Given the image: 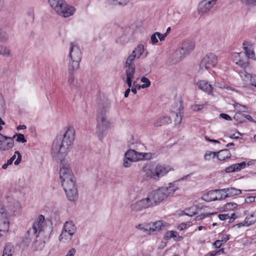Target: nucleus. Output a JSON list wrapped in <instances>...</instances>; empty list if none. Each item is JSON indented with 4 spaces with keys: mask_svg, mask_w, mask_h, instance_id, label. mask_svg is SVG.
Returning <instances> with one entry per match:
<instances>
[{
    "mask_svg": "<svg viewBox=\"0 0 256 256\" xmlns=\"http://www.w3.org/2000/svg\"><path fill=\"white\" fill-rule=\"evenodd\" d=\"M16 158V154H14L12 156L8 161V164L10 165L12 164L13 161L15 160Z\"/></svg>",
    "mask_w": 256,
    "mask_h": 256,
    "instance_id": "nucleus-60",
    "label": "nucleus"
},
{
    "mask_svg": "<svg viewBox=\"0 0 256 256\" xmlns=\"http://www.w3.org/2000/svg\"><path fill=\"white\" fill-rule=\"evenodd\" d=\"M160 32H156L151 36L150 40H151L152 43L153 44H157L158 42V39L157 38L156 36L158 37V36H160Z\"/></svg>",
    "mask_w": 256,
    "mask_h": 256,
    "instance_id": "nucleus-39",
    "label": "nucleus"
},
{
    "mask_svg": "<svg viewBox=\"0 0 256 256\" xmlns=\"http://www.w3.org/2000/svg\"><path fill=\"white\" fill-rule=\"evenodd\" d=\"M131 0H112V4L114 5H126Z\"/></svg>",
    "mask_w": 256,
    "mask_h": 256,
    "instance_id": "nucleus-40",
    "label": "nucleus"
},
{
    "mask_svg": "<svg viewBox=\"0 0 256 256\" xmlns=\"http://www.w3.org/2000/svg\"><path fill=\"white\" fill-rule=\"evenodd\" d=\"M106 108L100 110L97 114V133L100 140L103 138L105 132L110 127V122L106 116Z\"/></svg>",
    "mask_w": 256,
    "mask_h": 256,
    "instance_id": "nucleus-6",
    "label": "nucleus"
},
{
    "mask_svg": "<svg viewBox=\"0 0 256 256\" xmlns=\"http://www.w3.org/2000/svg\"><path fill=\"white\" fill-rule=\"evenodd\" d=\"M6 39V32L0 30V42L4 41Z\"/></svg>",
    "mask_w": 256,
    "mask_h": 256,
    "instance_id": "nucleus-55",
    "label": "nucleus"
},
{
    "mask_svg": "<svg viewBox=\"0 0 256 256\" xmlns=\"http://www.w3.org/2000/svg\"><path fill=\"white\" fill-rule=\"evenodd\" d=\"M68 232L62 230V232L59 236V240L64 242H69L72 238V236Z\"/></svg>",
    "mask_w": 256,
    "mask_h": 256,
    "instance_id": "nucleus-26",
    "label": "nucleus"
},
{
    "mask_svg": "<svg viewBox=\"0 0 256 256\" xmlns=\"http://www.w3.org/2000/svg\"><path fill=\"white\" fill-rule=\"evenodd\" d=\"M236 64L244 69L248 68L249 65V63L248 62H244L242 60H239L236 62Z\"/></svg>",
    "mask_w": 256,
    "mask_h": 256,
    "instance_id": "nucleus-43",
    "label": "nucleus"
},
{
    "mask_svg": "<svg viewBox=\"0 0 256 256\" xmlns=\"http://www.w3.org/2000/svg\"><path fill=\"white\" fill-rule=\"evenodd\" d=\"M204 108V106L202 104H195L192 106V108L194 111H199L202 110Z\"/></svg>",
    "mask_w": 256,
    "mask_h": 256,
    "instance_id": "nucleus-45",
    "label": "nucleus"
},
{
    "mask_svg": "<svg viewBox=\"0 0 256 256\" xmlns=\"http://www.w3.org/2000/svg\"><path fill=\"white\" fill-rule=\"evenodd\" d=\"M248 218H246L244 220L243 222H239L236 224L238 228H240L244 226H250V225L248 224Z\"/></svg>",
    "mask_w": 256,
    "mask_h": 256,
    "instance_id": "nucleus-44",
    "label": "nucleus"
},
{
    "mask_svg": "<svg viewBox=\"0 0 256 256\" xmlns=\"http://www.w3.org/2000/svg\"><path fill=\"white\" fill-rule=\"evenodd\" d=\"M186 223H182L178 226V228L180 230H182L186 229Z\"/></svg>",
    "mask_w": 256,
    "mask_h": 256,
    "instance_id": "nucleus-58",
    "label": "nucleus"
},
{
    "mask_svg": "<svg viewBox=\"0 0 256 256\" xmlns=\"http://www.w3.org/2000/svg\"><path fill=\"white\" fill-rule=\"evenodd\" d=\"M172 170V168L170 166L157 165L154 172H152L150 176L156 180H158L160 177L164 176Z\"/></svg>",
    "mask_w": 256,
    "mask_h": 256,
    "instance_id": "nucleus-14",
    "label": "nucleus"
},
{
    "mask_svg": "<svg viewBox=\"0 0 256 256\" xmlns=\"http://www.w3.org/2000/svg\"><path fill=\"white\" fill-rule=\"evenodd\" d=\"M176 234L177 232H176L168 231L165 234L164 238L166 240H169L172 238H176Z\"/></svg>",
    "mask_w": 256,
    "mask_h": 256,
    "instance_id": "nucleus-36",
    "label": "nucleus"
},
{
    "mask_svg": "<svg viewBox=\"0 0 256 256\" xmlns=\"http://www.w3.org/2000/svg\"><path fill=\"white\" fill-rule=\"evenodd\" d=\"M62 230L68 232L70 235H73L76 232V226L72 222H66L64 224Z\"/></svg>",
    "mask_w": 256,
    "mask_h": 256,
    "instance_id": "nucleus-22",
    "label": "nucleus"
},
{
    "mask_svg": "<svg viewBox=\"0 0 256 256\" xmlns=\"http://www.w3.org/2000/svg\"><path fill=\"white\" fill-rule=\"evenodd\" d=\"M215 4L209 0H204L198 4V10L200 13H205L208 12Z\"/></svg>",
    "mask_w": 256,
    "mask_h": 256,
    "instance_id": "nucleus-17",
    "label": "nucleus"
},
{
    "mask_svg": "<svg viewBox=\"0 0 256 256\" xmlns=\"http://www.w3.org/2000/svg\"><path fill=\"white\" fill-rule=\"evenodd\" d=\"M10 228V215L4 206L0 205V236L1 232H8Z\"/></svg>",
    "mask_w": 256,
    "mask_h": 256,
    "instance_id": "nucleus-10",
    "label": "nucleus"
},
{
    "mask_svg": "<svg viewBox=\"0 0 256 256\" xmlns=\"http://www.w3.org/2000/svg\"><path fill=\"white\" fill-rule=\"evenodd\" d=\"M242 116L244 118H246L247 120H248L250 122H256L255 120H254L252 118L250 115L242 114Z\"/></svg>",
    "mask_w": 256,
    "mask_h": 256,
    "instance_id": "nucleus-56",
    "label": "nucleus"
},
{
    "mask_svg": "<svg viewBox=\"0 0 256 256\" xmlns=\"http://www.w3.org/2000/svg\"><path fill=\"white\" fill-rule=\"evenodd\" d=\"M14 141L10 137L4 136L0 134V150H8L14 146Z\"/></svg>",
    "mask_w": 256,
    "mask_h": 256,
    "instance_id": "nucleus-16",
    "label": "nucleus"
},
{
    "mask_svg": "<svg viewBox=\"0 0 256 256\" xmlns=\"http://www.w3.org/2000/svg\"><path fill=\"white\" fill-rule=\"evenodd\" d=\"M48 2L52 10L60 16L68 18L76 12V8L64 0H48Z\"/></svg>",
    "mask_w": 256,
    "mask_h": 256,
    "instance_id": "nucleus-3",
    "label": "nucleus"
},
{
    "mask_svg": "<svg viewBox=\"0 0 256 256\" xmlns=\"http://www.w3.org/2000/svg\"><path fill=\"white\" fill-rule=\"evenodd\" d=\"M146 153L138 152L134 150H130L125 154V158L130 162H136L144 158Z\"/></svg>",
    "mask_w": 256,
    "mask_h": 256,
    "instance_id": "nucleus-15",
    "label": "nucleus"
},
{
    "mask_svg": "<svg viewBox=\"0 0 256 256\" xmlns=\"http://www.w3.org/2000/svg\"><path fill=\"white\" fill-rule=\"evenodd\" d=\"M132 162H130L129 160H128L125 158L123 164L124 166L126 168H128L131 166Z\"/></svg>",
    "mask_w": 256,
    "mask_h": 256,
    "instance_id": "nucleus-50",
    "label": "nucleus"
},
{
    "mask_svg": "<svg viewBox=\"0 0 256 256\" xmlns=\"http://www.w3.org/2000/svg\"><path fill=\"white\" fill-rule=\"evenodd\" d=\"M154 205L152 202L151 198L149 194L146 198L142 199L132 204L130 207L132 210L139 211L144 208H146L149 207L154 206Z\"/></svg>",
    "mask_w": 256,
    "mask_h": 256,
    "instance_id": "nucleus-13",
    "label": "nucleus"
},
{
    "mask_svg": "<svg viewBox=\"0 0 256 256\" xmlns=\"http://www.w3.org/2000/svg\"><path fill=\"white\" fill-rule=\"evenodd\" d=\"M17 138L16 139V141L18 142H22L24 143L26 142V140L23 134H15L12 138H10L12 139V140L14 141L13 139Z\"/></svg>",
    "mask_w": 256,
    "mask_h": 256,
    "instance_id": "nucleus-33",
    "label": "nucleus"
},
{
    "mask_svg": "<svg viewBox=\"0 0 256 256\" xmlns=\"http://www.w3.org/2000/svg\"><path fill=\"white\" fill-rule=\"evenodd\" d=\"M242 193V190L230 187L220 190H215L210 192L208 195H214L218 194L220 195L219 199H225L228 197H232L238 196Z\"/></svg>",
    "mask_w": 256,
    "mask_h": 256,
    "instance_id": "nucleus-9",
    "label": "nucleus"
},
{
    "mask_svg": "<svg viewBox=\"0 0 256 256\" xmlns=\"http://www.w3.org/2000/svg\"><path fill=\"white\" fill-rule=\"evenodd\" d=\"M75 130L73 127L66 128L62 135L56 136L52 146V154L54 157L62 161L68 153V150L74 140Z\"/></svg>",
    "mask_w": 256,
    "mask_h": 256,
    "instance_id": "nucleus-1",
    "label": "nucleus"
},
{
    "mask_svg": "<svg viewBox=\"0 0 256 256\" xmlns=\"http://www.w3.org/2000/svg\"><path fill=\"white\" fill-rule=\"evenodd\" d=\"M255 198H256L255 196H248L245 199V202L252 203L254 202Z\"/></svg>",
    "mask_w": 256,
    "mask_h": 256,
    "instance_id": "nucleus-49",
    "label": "nucleus"
},
{
    "mask_svg": "<svg viewBox=\"0 0 256 256\" xmlns=\"http://www.w3.org/2000/svg\"><path fill=\"white\" fill-rule=\"evenodd\" d=\"M144 50V46L142 44H138L132 51L131 54H130L127 58L125 66H131L136 68L134 63V60L136 58H138L142 56Z\"/></svg>",
    "mask_w": 256,
    "mask_h": 256,
    "instance_id": "nucleus-12",
    "label": "nucleus"
},
{
    "mask_svg": "<svg viewBox=\"0 0 256 256\" xmlns=\"http://www.w3.org/2000/svg\"><path fill=\"white\" fill-rule=\"evenodd\" d=\"M233 166L234 167V171H239V170H241V168L240 166V164L238 163L234 164H233Z\"/></svg>",
    "mask_w": 256,
    "mask_h": 256,
    "instance_id": "nucleus-61",
    "label": "nucleus"
},
{
    "mask_svg": "<svg viewBox=\"0 0 256 256\" xmlns=\"http://www.w3.org/2000/svg\"><path fill=\"white\" fill-rule=\"evenodd\" d=\"M6 39L4 41L0 42H3L6 40H7V36L6 34ZM0 54L4 56H10V50L9 48H7L6 46H2L0 45Z\"/></svg>",
    "mask_w": 256,
    "mask_h": 256,
    "instance_id": "nucleus-27",
    "label": "nucleus"
},
{
    "mask_svg": "<svg viewBox=\"0 0 256 256\" xmlns=\"http://www.w3.org/2000/svg\"><path fill=\"white\" fill-rule=\"evenodd\" d=\"M229 240V236L226 234H223L220 240L222 242L225 243Z\"/></svg>",
    "mask_w": 256,
    "mask_h": 256,
    "instance_id": "nucleus-48",
    "label": "nucleus"
},
{
    "mask_svg": "<svg viewBox=\"0 0 256 256\" xmlns=\"http://www.w3.org/2000/svg\"><path fill=\"white\" fill-rule=\"evenodd\" d=\"M220 116L226 120H231L232 118L227 114H221Z\"/></svg>",
    "mask_w": 256,
    "mask_h": 256,
    "instance_id": "nucleus-53",
    "label": "nucleus"
},
{
    "mask_svg": "<svg viewBox=\"0 0 256 256\" xmlns=\"http://www.w3.org/2000/svg\"><path fill=\"white\" fill-rule=\"evenodd\" d=\"M14 252V246L10 243H8L4 248L2 256H12Z\"/></svg>",
    "mask_w": 256,
    "mask_h": 256,
    "instance_id": "nucleus-25",
    "label": "nucleus"
},
{
    "mask_svg": "<svg viewBox=\"0 0 256 256\" xmlns=\"http://www.w3.org/2000/svg\"><path fill=\"white\" fill-rule=\"evenodd\" d=\"M218 63V58L213 53H208L202 60L200 66V69L208 70L214 67Z\"/></svg>",
    "mask_w": 256,
    "mask_h": 256,
    "instance_id": "nucleus-11",
    "label": "nucleus"
},
{
    "mask_svg": "<svg viewBox=\"0 0 256 256\" xmlns=\"http://www.w3.org/2000/svg\"><path fill=\"white\" fill-rule=\"evenodd\" d=\"M171 122V118L169 116H166L158 118L155 121L154 126L155 127L161 126L164 124H168Z\"/></svg>",
    "mask_w": 256,
    "mask_h": 256,
    "instance_id": "nucleus-20",
    "label": "nucleus"
},
{
    "mask_svg": "<svg viewBox=\"0 0 256 256\" xmlns=\"http://www.w3.org/2000/svg\"><path fill=\"white\" fill-rule=\"evenodd\" d=\"M125 72L126 76V82L128 84V88L132 86V78L136 72V68L125 66Z\"/></svg>",
    "mask_w": 256,
    "mask_h": 256,
    "instance_id": "nucleus-18",
    "label": "nucleus"
},
{
    "mask_svg": "<svg viewBox=\"0 0 256 256\" xmlns=\"http://www.w3.org/2000/svg\"><path fill=\"white\" fill-rule=\"evenodd\" d=\"M50 234L48 232L47 236L46 237L44 240H43L42 241H40V240H36L35 241V244L38 245V244L39 248H44V244L46 242V241L48 240L50 238Z\"/></svg>",
    "mask_w": 256,
    "mask_h": 256,
    "instance_id": "nucleus-35",
    "label": "nucleus"
},
{
    "mask_svg": "<svg viewBox=\"0 0 256 256\" xmlns=\"http://www.w3.org/2000/svg\"><path fill=\"white\" fill-rule=\"evenodd\" d=\"M194 43L190 40H186L182 44V46L177 49L174 54V56L180 60L189 54L194 50Z\"/></svg>",
    "mask_w": 256,
    "mask_h": 256,
    "instance_id": "nucleus-7",
    "label": "nucleus"
},
{
    "mask_svg": "<svg viewBox=\"0 0 256 256\" xmlns=\"http://www.w3.org/2000/svg\"><path fill=\"white\" fill-rule=\"evenodd\" d=\"M238 206V204L234 202H228L224 205L226 210H232Z\"/></svg>",
    "mask_w": 256,
    "mask_h": 256,
    "instance_id": "nucleus-37",
    "label": "nucleus"
},
{
    "mask_svg": "<svg viewBox=\"0 0 256 256\" xmlns=\"http://www.w3.org/2000/svg\"><path fill=\"white\" fill-rule=\"evenodd\" d=\"M218 216L221 220H228L230 218V215L228 214H220Z\"/></svg>",
    "mask_w": 256,
    "mask_h": 256,
    "instance_id": "nucleus-47",
    "label": "nucleus"
},
{
    "mask_svg": "<svg viewBox=\"0 0 256 256\" xmlns=\"http://www.w3.org/2000/svg\"><path fill=\"white\" fill-rule=\"evenodd\" d=\"M150 223L146 225H143L142 224H138L136 228L139 230H140L144 232H146V234H151V227L150 226Z\"/></svg>",
    "mask_w": 256,
    "mask_h": 256,
    "instance_id": "nucleus-29",
    "label": "nucleus"
},
{
    "mask_svg": "<svg viewBox=\"0 0 256 256\" xmlns=\"http://www.w3.org/2000/svg\"><path fill=\"white\" fill-rule=\"evenodd\" d=\"M244 50L246 56L249 58L256 60L253 49L252 48V46L250 47L244 46Z\"/></svg>",
    "mask_w": 256,
    "mask_h": 256,
    "instance_id": "nucleus-28",
    "label": "nucleus"
},
{
    "mask_svg": "<svg viewBox=\"0 0 256 256\" xmlns=\"http://www.w3.org/2000/svg\"><path fill=\"white\" fill-rule=\"evenodd\" d=\"M44 220V216L42 214L40 215L34 222L32 228L28 230L27 234L28 236L35 235L36 238H38L40 236L42 235L44 231L43 226Z\"/></svg>",
    "mask_w": 256,
    "mask_h": 256,
    "instance_id": "nucleus-8",
    "label": "nucleus"
},
{
    "mask_svg": "<svg viewBox=\"0 0 256 256\" xmlns=\"http://www.w3.org/2000/svg\"><path fill=\"white\" fill-rule=\"evenodd\" d=\"M238 164L241 170L244 168L246 166V163L244 162Z\"/></svg>",
    "mask_w": 256,
    "mask_h": 256,
    "instance_id": "nucleus-63",
    "label": "nucleus"
},
{
    "mask_svg": "<svg viewBox=\"0 0 256 256\" xmlns=\"http://www.w3.org/2000/svg\"><path fill=\"white\" fill-rule=\"evenodd\" d=\"M242 4L248 6H254L256 5V0H240Z\"/></svg>",
    "mask_w": 256,
    "mask_h": 256,
    "instance_id": "nucleus-42",
    "label": "nucleus"
},
{
    "mask_svg": "<svg viewBox=\"0 0 256 256\" xmlns=\"http://www.w3.org/2000/svg\"><path fill=\"white\" fill-rule=\"evenodd\" d=\"M167 36V34L166 33H164V34H161L160 33V36H158V38L160 40V41H163L165 40L166 38V37Z\"/></svg>",
    "mask_w": 256,
    "mask_h": 256,
    "instance_id": "nucleus-59",
    "label": "nucleus"
},
{
    "mask_svg": "<svg viewBox=\"0 0 256 256\" xmlns=\"http://www.w3.org/2000/svg\"><path fill=\"white\" fill-rule=\"evenodd\" d=\"M234 106L236 109L238 110L241 112H246L248 110V108L246 106L242 105L238 103H236Z\"/></svg>",
    "mask_w": 256,
    "mask_h": 256,
    "instance_id": "nucleus-38",
    "label": "nucleus"
},
{
    "mask_svg": "<svg viewBox=\"0 0 256 256\" xmlns=\"http://www.w3.org/2000/svg\"><path fill=\"white\" fill-rule=\"evenodd\" d=\"M151 227V232H158L163 228L168 226V224L163 220H158L154 222H150Z\"/></svg>",
    "mask_w": 256,
    "mask_h": 256,
    "instance_id": "nucleus-19",
    "label": "nucleus"
},
{
    "mask_svg": "<svg viewBox=\"0 0 256 256\" xmlns=\"http://www.w3.org/2000/svg\"><path fill=\"white\" fill-rule=\"evenodd\" d=\"M176 190V188L174 186L161 188L157 190L152 191L148 194L154 206L162 202L167 197L172 195Z\"/></svg>",
    "mask_w": 256,
    "mask_h": 256,
    "instance_id": "nucleus-5",
    "label": "nucleus"
},
{
    "mask_svg": "<svg viewBox=\"0 0 256 256\" xmlns=\"http://www.w3.org/2000/svg\"><path fill=\"white\" fill-rule=\"evenodd\" d=\"M140 81L144 83L142 85H139L138 84V90H140V88H145L149 87L150 85V82L148 78H146V77H142L141 78Z\"/></svg>",
    "mask_w": 256,
    "mask_h": 256,
    "instance_id": "nucleus-30",
    "label": "nucleus"
},
{
    "mask_svg": "<svg viewBox=\"0 0 256 256\" xmlns=\"http://www.w3.org/2000/svg\"><path fill=\"white\" fill-rule=\"evenodd\" d=\"M76 70H73L72 72L69 70V67L68 66V82L70 86L72 88L76 86L77 82L75 80L74 77V72Z\"/></svg>",
    "mask_w": 256,
    "mask_h": 256,
    "instance_id": "nucleus-24",
    "label": "nucleus"
},
{
    "mask_svg": "<svg viewBox=\"0 0 256 256\" xmlns=\"http://www.w3.org/2000/svg\"><path fill=\"white\" fill-rule=\"evenodd\" d=\"M217 152L216 157L220 160H224L226 158H228L231 156V154L228 149L220 150Z\"/></svg>",
    "mask_w": 256,
    "mask_h": 256,
    "instance_id": "nucleus-23",
    "label": "nucleus"
},
{
    "mask_svg": "<svg viewBox=\"0 0 256 256\" xmlns=\"http://www.w3.org/2000/svg\"><path fill=\"white\" fill-rule=\"evenodd\" d=\"M130 92V88H128L124 92V97L127 98L128 97L129 94Z\"/></svg>",
    "mask_w": 256,
    "mask_h": 256,
    "instance_id": "nucleus-64",
    "label": "nucleus"
},
{
    "mask_svg": "<svg viewBox=\"0 0 256 256\" xmlns=\"http://www.w3.org/2000/svg\"><path fill=\"white\" fill-rule=\"evenodd\" d=\"M205 139L208 141V142H214V143H219V141H218V140H211L210 138H208L206 136L205 137Z\"/></svg>",
    "mask_w": 256,
    "mask_h": 256,
    "instance_id": "nucleus-62",
    "label": "nucleus"
},
{
    "mask_svg": "<svg viewBox=\"0 0 256 256\" xmlns=\"http://www.w3.org/2000/svg\"><path fill=\"white\" fill-rule=\"evenodd\" d=\"M216 152L208 151L204 155V160H210L212 158H215L216 156Z\"/></svg>",
    "mask_w": 256,
    "mask_h": 256,
    "instance_id": "nucleus-32",
    "label": "nucleus"
},
{
    "mask_svg": "<svg viewBox=\"0 0 256 256\" xmlns=\"http://www.w3.org/2000/svg\"><path fill=\"white\" fill-rule=\"evenodd\" d=\"M248 218V222L250 225L256 222V211L252 212L250 216H246Z\"/></svg>",
    "mask_w": 256,
    "mask_h": 256,
    "instance_id": "nucleus-34",
    "label": "nucleus"
},
{
    "mask_svg": "<svg viewBox=\"0 0 256 256\" xmlns=\"http://www.w3.org/2000/svg\"><path fill=\"white\" fill-rule=\"evenodd\" d=\"M213 245L216 248H220V246L222 245V242L220 240H216L213 244Z\"/></svg>",
    "mask_w": 256,
    "mask_h": 256,
    "instance_id": "nucleus-54",
    "label": "nucleus"
},
{
    "mask_svg": "<svg viewBox=\"0 0 256 256\" xmlns=\"http://www.w3.org/2000/svg\"><path fill=\"white\" fill-rule=\"evenodd\" d=\"M214 213H204V214H201L200 215H198V216H197L196 218H195V220H202L203 218H204L206 217V216H210V215H212V214H214Z\"/></svg>",
    "mask_w": 256,
    "mask_h": 256,
    "instance_id": "nucleus-41",
    "label": "nucleus"
},
{
    "mask_svg": "<svg viewBox=\"0 0 256 256\" xmlns=\"http://www.w3.org/2000/svg\"><path fill=\"white\" fill-rule=\"evenodd\" d=\"M62 185L68 200L74 202L78 198V193L76 185V178L68 165L62 164L60 170Z\"/></svg>",
    "mask_w": 256,
    "mask_h": 256,
    "instance_id": "nucleus-2",
    "label": "nucleus"
},
{
    "mask_svg": "<svg viewBox=\"0 0 256 256\" xmlns=\"http://www.w3.org/2000/svg\"><path fill=\"white\" fill-rule=\"evenodd\" d=\"M180 108H178L179 112H176V118L174 120L175 124L176 126H178L180 125V124H181V122H182V116L181 114H180V117H178V114H180V108H182V110L183 108H182V102H180Z\"/></svg>",
    "mask_w": 256,
    "mask_h": 256,
    "instance_id": "nucleus-31",
    "label": "nucleus"
},
{
    "mask_svg": "<svg viewBox=\"0 0 256 256\" xmlns=\"http://www.w3.org/2000/svg\"><path fill=\"white\" fill-rule=\"evenodd\" d=\"M226 172H235L233 164L226 168Z\"/></svg>",
    "mask_w": 256,
    "mask_h": 256,
    "instance_id": "nucleus-57",
    "label": "nucleus"
},
{
    "mask_svg": "<svg viewBox=\"0 0 256 256\" xmlns=\"http://www.w3.org/2000/svg\"><path fill=\"white\" fill-rule=\"evenodd\" d=\"M68 67L70 72L73 70H78L80 67V62L82 59V52L79 46L76 42H72L68 55Z\"/></svg>",
    "mask_w": 256,
    "mask_h": 256,
    "instance_id": "nucleus-4",
    "label": "nucleus"
},
{
    "mask_svg": "<svg viewBox=\"0 0 256 256\" xmlns=\"http://www.w3.org/2000/svg\"><path fill=\"white\" fill-rule=\"evenodd\" d=\"M197 86L200 89L208 94L210 93L212 90V86L205 80L198 81Z\"/></svg>",
    "mask_w": 256,
    "mask_h": 256,
    "instance_id": "nucleus-21",
    "label": "nucleus"
},
{
    "mask_svg": "<svg viewBox=\"0 0 256 256\" xmlns=\"http://www.w3.org/2000/svg\"><path fill=\"white\" fill-rule=\"evenodd\" d=\"M76 252V250L75 248H72L70 249L66 254V256H74Z\"/></svg>",
    "mask_w": 256,
    "mask_h": 256,
    "instance_id": "nucleus-52",
    "label": "nucleus"
},
{
    "mask_svg": "<svg viewBox=\"0 0 256 256\" xmlns=\"http://www.w3.org/2000/svg\"><path fill=\"white\" fill-rule=\"evenodd\" d=\"M16 154L18 155V158L16 161L14 162V164L15 165L17 166L20 162L22 160V155L18 151L15 152L14 154Z\"/></svg>",
    "mask_w": 256,
    "mask_h": 256,
    "instance_id": "nucleus-46",
    "label": "nucleus"
},
{
    "mask_svg": "<svg viewBox=\"0 0 256 256\" xmlns=\"http://www.w3.org/2000/svg\"><path fill=\"white\" fill-rule=\"evenodd\" d=\"M250 82L252 85L253 86H256V75L250 76Z\"/></svg>",
    "mask_w": 256,
    "mask_h": 256,
    "instance_id": "nucleus-51",
    "label": "nucleus"
}]
</instances>
